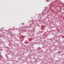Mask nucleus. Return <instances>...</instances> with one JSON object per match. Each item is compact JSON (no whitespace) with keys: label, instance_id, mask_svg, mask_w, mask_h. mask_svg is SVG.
Masks as SVG:
<instances>
[{"label":"nucleus","instance_id":"1","mask_svg":"<svg viewBox=\"0 0 64 64\" xmlns=\"http://www.w3.org/2000/svg\"><path fill=\"white\" fill-rule=\"evenodd\" d=\"M45 14H44L43 15H45Z\"/></svg>","mask_w":64,"mask_h":64}]
</instances>
